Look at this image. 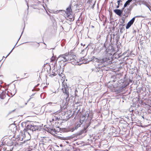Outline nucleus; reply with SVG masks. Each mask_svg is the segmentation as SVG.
<instances>
[{"instance_id":"obj_34","label":"nucleus","mask_w":151,"mask_h":151,"mask_svg":"<svg viewBox=\"0 0 151 151\" xmlns=\"http://www.w3.org/2000/svg\"><path fill=\"white\" fill-rule=\"evenodd\" d=\"M119 7V5L118 4V5L116 6V8H118Z\"/></svg>"},{"instance_id":"obj_17","label":"nucleus","mask_w":151,"mask_h":151,"mask_svg":"<svg viewBox=\"0 0 151 151\" xmlns=\"http://www.w3.org/2000/svg\"><path fill=\"white\" fill-rule=\"evenodd\" d=\"M142 4L147 6L149 9H150V8L151 6L147 2L143 1L142 2Z\"/></svg>"},{"instance_id":"obj_23","label":"nucleus","mask_w":151,"mask_h":151,"mask_svg":"<svg viewBox=\"0 0 151 151\" xmlns=\"http://www.w3.org/2000/svg\"><path fill=\"white\" fill-rule=\"evenodd\" d=\"M131 25L129 23H128L126 25V29H129Z\"/></svg>"},{"instance_id":"obj_41","label":"nucleus","mask_w":151,"mask_h":151,"mask_svg":"<svg viewBox=\"0 0 151 151\" xmlns=\"http://www.w3.org/2000/svg\"><path fill=\"white\" fill-rule=\"evenodd\" d=\"M81 45H83V44H82V43H81Z\"/></svg>"},{"instance_id":"obj_39","label":"nucleus","mask_w":151,"mask_h":151,"mask_svg":"<svg viewBox=\"0 0 151 151\" xmlns=\"http://www.w3.org/2000/svg\"><path fill=\"white\" fill-rule=\"evenodd\" d=\"M14 110H13V111H12V112H13V111H14Z\"/></svg>"},{"instance_id":"obj_44","label":"nucleus","mask_w":151,"mask_h":151,"mask_svg":"<svg viewBox=\"0 0 151 151\" xmlns=\"http://www.w3.org/2000/svg\"><path fill=\"white\" fill-rule=\"evenodd\" d=\"M23 32H22V34Z\"/></svg>"},{"instance_id":"obj_18","label":"nucleus","mask_w":151,"mask_h":151,"mask_svg":"<svg viewBox=\"0 0 151 151\" xmlns=\"http://www.w3.org/2000/svg\"><path fill=\"white\" fill-rule=\"evenodd\" d=\"M122 90H123L122 89V88H121V87H119L117 88L115 90V91L118 93H120L122 91Z\"/></svg>"},{"instance_id":"obj_15","label":"nucleus","mask_w":151,"mask_h":151,"mask_svg":"<svg viewBox=\"0 0 151 151\" xmlns=\"http://www.w3.org/2000/svg\"><path fill=\"white\" fill-rule=\"evenodd\" d=\"M81 123V122H80ZM81 124L80 123H78L77 125H76L75 127H73L70 130V131L72 132H73L75 130L77 129L78 127H81Z\"/></svg>"},{"instance_id":"obj_47","label":"nucleus","mask_w":151,"mask_h":151,"mask_svg":"<svg viewBox=\"0 0 151 151\" xmlns=\"http://www.w3.org/2000/svg\"><path fill=\"white\" fill-rule=\"evenodd\" d=\"M28 11H27V14H28Z\"/></svg>"},{"instance_id":"obj_33","label":"nucleus","mask_w":151,"mask_h":151,"mask_svg":"<svg viewBox=\"0 0 151 151\" xmlns=\"http://www.w3.org/2000/svg\"><path fill=\"white\" fill-rule=\"evenodd\" d=\"M25 1H26V2H27V6H28L27 10H28V9H29V6H28V3H27V1L26 0H25Z\"/></svg>"},{"instance_id":"obj_36","label":"nucleus","mask_w":151,"mask_h":151,"mask_svg":"<svg viewBox=\"0 0 151 151\" xmlns=\"http://www.w3.org/2000/svg\"><path fill=\"white\" fill-rule=\"evenodd\" d=\"M115 81H116V80H112V81L114 82Z\"/></svg>"},{"instance_id":"obj_13","label":"nucleus","mask_w":151,"mask_h":151,"mask_svg":"<svg viewBox=\"0 0 151 151\" xmlns=\"http://www.w3.org/2000/svg\"><path fill=\"white\" fill-rule=\"evenodd\" d=\"M113 128L114 129H112L113 135L114 136H117V134H119L118 130L116 128H114V127H113Z\"/></svg>"},{"instance_id":"obj_5","label":"nucleus","mask_w":151,"mask_h":151,"mask_svg":"<svg viewBox=\"0 0 151 151\" xmlns=\"http://www.w3.org/2000/svg\"><path fill=\"white\" fill-rule=\"evenodd\" d=\"M57 61L59 62H65L68 61L67 53L60 55L58 57Z\"/></svg>"},{"instance_id":"obj_14","label":"nucleus","mask_w":151,"mask_h":151,"mask_svg":"<svg viewBox=\"0 0 151 151\" xmlns=\"http://www.w3.org/2000/svg\"><path fill=\"white\" fill-rule=\"evenodd\" d=\"M87 129L85 128V126H84L83 129L80 131L79 133H78V134L79 135H81L83 133H86L87 131Z\"/></svg>"},{"instance_id":"obj_4","label":"nucleus","mask_w":151,"mask_h":151,"mask_svg":"<svg viewBox=\"0 0 151 151\" xmlns=\"http://www.w3.org/2000/svg\"><path fill=\"white\" fill-rule=\"evenodd\" d=\"M30 6L34 9H37L39 10L43 9V8L46 10V9L44 4H42L40 2H38L37 4H31L30 5Z\"/></svg>"},{"instance_id":"obj_2","label":"nucleus","mask_w":151,"mask_h":151,"mask_svg":"<svg viewBox=\"0 0 151 151\" xmlns=\"http://www.w3.org/2000/svg\"><path fill=\"white\" fill-rule=\"evenodd\" d=\"M26 127L23 130L24 132V136H29L30 138L31 135H32L33 132L36 131H39V127L37 126H34L32 124H26Z\"/></svg>"},{"instance_id":"obj_10","label":"nucleus","mask_w":151,"mask_h":151,"mask_svg":"<svg viewBox=\"0 0 151 151\" xmlns=\"http://www.w3.org/2000/svg\"><path fill=\"white\" fill-rule=\"evenodd\" d=\"M120 23H121L122 24H120L119 27L120 29V32L121 33H122L123 32V31L125 29L124 27H123V26H124L125 24H123V23H124V21L123 20L122 22H120Z\"/></svg>"},{"instance_id":"obj_3","label":"nucleus","mask_w":151,"mask_h":151,"mask_svg":"<svg viewBox=\"0 0 151 151\" xmlns=\"http://www.w3.org/2000/svg\"><path fill=\"white\" fill-rule=\"evenodd\" d=\"M60 119L59 114L58 113H54L50 115L48 119L51 124H53L54 122L57 120H59Z\"/></svg>"},{"instance_id":"obj_46","label":"nucleus","mask_w":151,"mask_h":151,"mask_svg":"<svg viewBox=\"0 0 151 151\" xmlns=\"http://www.w3.org/2000/svg\"><path fill=\"white\" fill-rule=\"evenodd\" d=\"M25 105H26L27 104V103H26L25 104Z\"/></svg>"},{"instance_id":"obj_9","label":"nucleus","mask_w":151,"mask_h":151,"mask_svg":"<svg viewBox=\"0 0 151 151\" xmlns=\"http://www.w3.org/2000/svg\"><path fill=\"white\" fill-rule=\"evenodd\" d=\"M114 12L118 15L121 16L122 14L123 10L115 9L114 10Z\"/></svg>"},{"instance_id":"obj_25","label":"nucleus","mask_w":151,"mask_h":151,"mask_svg":"<svg viewBox=\"0 0 151 151\" xmlns=\"http://www.w3.org/2000/svg\"><path fill=\"white\" fill-rule=\"evenodd\" d=\"M133 0H128L126 2V3L127 4L129 5L130 3Z\"/></svg>"},{"instance_id":"obj_8","label":"nucleus","mask_w":151,"mask_h":151,"mask_svg":"<svg viewBox=\"0 0 151 151\" xmlns=\"http://www.w3.org/2000/svg\"><path fill=\"white\" fill-rule=\"evenodd\" d=\"M71 5L70 4L66 9V13L68 17H70V15H71L72 13Z\"/></svg>"},{"instance_id":"obj_27","label":"nucleus","mask_w":151,"mask_h":151,"mask_svg":"<svg viewBox=\"0 0 151 151\" xmlns=\"http://www.w3.org/2000/svg\"><path fill=\"white\" fill-rule=\"evenodd\" d=\"M50 75L52 76H55L56 75V74L54 72H52L51 73H50Z\"/></svg>"},{"instance_id":"obj_37","label":"nucleus","mask_w":151,"mask_h":151,"mask_svg":"<svg viewBox=\"0 0 151 151\" xmlns=\"http://www.w3.org/2000/svg\"><path fill=\"white\" fill-rule=\"evenodd\" d=\"M87 114H88V117L89 116V114L87 113Z\"/></svg>"},{"instance_id":"obj_28","label":"nucleus","mask_w":151,"mask_h":151,"mask_svg":"<svg viewBox=\"0 0 151 151\" xmlns=\"http://www.w3.org/2000/svg\"><path fill=\"white\" fill-rule=\"evenodd\" d=\"M57 104V103H52V102H49V103H48V104H50L52 106H53L54 105V104Z\"/></svg>"},{"instance_id":"obj_12","label":"nucleus","mask_w":151,"mask_h":151,"mask_svg":"<svg viewBox=\"0 0 151 151\" xmlns=\"http://www.w3.org/2000/svg\"><path fill=\"white\" fill-rule=\"evenodd\" d=\"M6 92L5 91H0V98L2 99H4L6 96Z\"/></svg>"},{"instance_id":"obj_19","label":"nucleus","mask_w":151,"mask_h":151,"mask_svg":"<svg viewBox=\"0 0 151 151\" xmlns=\"http://www.w3.org/2000/svg\"><path fill=\"white\" fill-rule=\"evenodd\" d=\"M21 37V36H20V37H19V39H18V41H17V43H16V45H15V46H14V47L13 48V49H12V50H11V51L6 56V57L5 58H6L10 54V53L12 52V50H13L14 49V48L15 47V46L16 45H17V43H18V41H19V40L20 39V37Z\"/></svg>"},{"instance_id":"obj_6","label":"nucleus","mask_w":151,"mask_h":151,"mask_svg":"<svg viewBox=\"0 0 151 151\" xmlns=\"http://www.w3.org/2000/svg\"><path fill=\"white\" fill-rule=\"evenodd\" d=\"M67 58L68 61H72L71 62H73L72 63L73 64H76V63H77L76 60V56L75 55L67 53Z\"/></svg>"},{"instance_id":"obj_40","label":"nucleus","mask_w":151,"mask_h":151,"mask_svg":"<svg viewBox=\"0 0 151 151\" xmlns=\"http://www.w3.org/2000/svg\"><path fill=\"white\" fill-rule=\"evenodd\" d=\"M114 77H115V76H113V78H114Z\"/></svg>"},{"instance_id":"obj_11","label":"nucleus","mask_w":151,"mask_h":151,"mask_svg":"<svg viewBox=\"0 0 151 151\" xmlns=\"http://www.w3.org/2000/svg\"><path fill=\"white\" fill-rule=\"evenodd\" d=\"M88 2L90 4L89 6H91L92 9H93L95 5L96 0H88Z\"/></svg>"},{"instance_id":"obj_31","label":"nucleus","mask_w":151,"mask_h":151,"mask_svg":"<svg viewBox=\"0 0 151 151\" xmlns=\"http://www.w3.org/2000/svg\"><path fill=\"white\" fill-rule=\"evenodd\" d=\"M51 130L53 132H56V130L54 128H52L51 129Z\"/></svg>"},{"instance_id":"obj_42","label":"nucleus","mask_w":151,"mask_h":151,"mask_svg":"<svg viewBox=\"0 0 151 151\" xmlns=\"http://www.w3.org/2000/svg\"><path fill=\"white\" fill-rule=\"evenodd\" d=\"M39 89H39V88H38V90H37V91L39 90Z\"/></svg>"},{"instance_id":"obj_35","label":"nucleus","mask_w":151,"mask_h":151,"mask_svg":"<svg viewBox=\"0 0 151 151\" xmlns=\"http://www.w3.org/2000/svg\"><path fill=\"white\" fill-rule=\"evenodd\" d=\"M39 85V84H37V85L35 86V87H37V86H38V85Z\"/></svg>"},{"instance_id":"obj_43","label":"nucleus","mask_w":151,"mask_h":151,"mask_svg":"<svg viewBox=\"0 0 151 151\" xmlns=\"http://www.w3.org/2000/svg\"><path fill=\"white\" fill-rule=\"evenodd\" d=\"M79 111V110H78V112Z\"/></svg>"},{"instance_id":"obj_30","label":"nucleus","mask_w":151,"mask_h":151,"mask_svg":"<svg viewBox=\"0 0 151 151\" xmlns=\"http://www.w3.org/2000/svg\"><path fill=\"white\" fill-rule=\"evenodd\" d=\"M55 58L54 57L52 56L51 58V60L53 61L55 60Z\"/></svg>"},{"instance_id":"obj_7","label":"nucleus","mask_w":151,"mask_h":151,"mask_svg":"<svg viewBox=\"0 0 151 151\" xmlns=\"http://www.w3.org/2000/svg\"><path fill=\"white\" fill-rule=\"evenodd\" d=\"M62 90L63 93H65L66 96H69V92L68 91L69 89L67 87V86L66 85V87L63 84V86L62 88Z\"/></svg>"},{"instance_id":"obj_16","label":"nucleus","mask_w":151,"mask_h":151,"mask_svg":"<svg viewBox=\"0 0 151 151\" xmlns=\"http://www.w3.org/2000/svg\"><path fill=\"white\" fill-rule=\"evenodd\" d=\"M139 17V16H138L134 17L128 23H129L131 25H132L134 21L135 18Z\"/></svg>"},{"instance_id":"obj_1","label":"nucleus","mask_w":151,"mask_h":151,"mask_svg":"<svg viewBox=\"0 0 151 151\" xmlns=\"http://www.w3.org/2000/svg\"><path fill=\"white\" fill-rule=\"evenodd\" d=\"M91 60H93V62H95L96 63V68L94 70V71L96 72H99L100 69L106 65H108L109 63L107 62L109 61V59L108 58L104 57L102 59H98L95 58V57H93Z\"/></svg>"},{"instance_id":"obj_26","label":"nucleus","mask_w":151,"mask_h":151,"mask_svg":"<svg viewBox=\"0 0 151 151\" xmlns=\"http://www.w3.org/2000/svg\"><path fill=\"white\" fill-rule=\"evenodd\" d=\"M133 6H133H132V5L130 6L129 7V8L128 9V10H129V11H130L132 9Z\"/></svg>"},{"instance_id":"obj_20","label":"nucleus","mask_w":151,"mask_h":151,"mask_svg":"<svg viewBox=\"0 0 151 151\" xmlns=\"http://www.w3.org/2000/svg\"><path fill=\"white\" fill-rule=\"evenodd\" d=\"M66 96V98L65 99V101L66 102V104H68V102L69 101V96Z\"/></svg>"},{"instance_id":"obj_45","label":"nucleus","mask_w":151,"mask_h":151,"mask_svg":"<svg viewBox=\"0 0 151 151\" xmlns=\"http://www.w3.org/2000/svg\"><path fill=\"white\" fill-rule=\"evenodd\" d=\"M124 12H125V10H124Z\"/></svg>"},{"instance_id":"obj_21","label":"nucleus","mask_w":151,"mask_h":151,"mask_svg":"<svg viewBox=\"0 0 151 151\" xmlns=\"http://www.w3.org/2000/svg\"><path fill=\"white\" fill-rule=\"evenodd\" d=\"M91 124V122H88V123H86V125L84 126L85 127V128L87 129L88 128V127Z\"/></svg>"},{"instance_id":"obj_38","label":"nucleus","mask_w":151,"mask_h":151,"mask_svg":"<svg viewBox=\"0 0 151 151\" xmlns=\"http://www.w3.org/2000/svg\"><path fill=\"white\" fill-rule=\"evenodd\" d=\"M89 61H90V60H88V61H86V63H87V62H88Z\"/></svg>"},{"instance_id":"obj_24","label":"nucleus","mask_w":151,"mask_h":151,"mask_svg":"<svg viewBox=\"0 0 151 151\" xmlns=\"http://www.w3.org/2000/svg\"><path fill=\"white\" fill-rule=\"evenodd\" d=\"M127 86V85H125L124 83L123 85H122V86L120 87L121 88H122V89L123 90H124V88H125V87Z\"/></svg>"},{"instance_id":"obj_32","label":"nucleus","mask_w":151,"mask_h":151,"mask_svg":"<svg viewBox=\"0 0 151 151\" xmlns=\"http://www.w3.org/2000/svg\"><path fill=\"white\" fill-rule=\"evenodd\" d=\"M3 149L4 151H12V150H6V148H3Z\"/></svg>"},{"instance_id":"obj_29","label":"nucleus","mask_w":151,"mask_h":151,"mask_svg":"<svg viewBox=\"0 0 151 151\" xmlns=\"http://www.w3.org/2000/svg\"><path fill=\"white\" fill-rule=\"evenodd\" d=\"M129 5L126 3H125L124 4V7L122 9V10H124V8H125L127 6Z\"/></svg>"},{"instance_id":"obj_22","label":"nucleus","mask_w":151,"mask_h":151,"mask_svg":"<svg viewBox=\"0 0 151 151\" xmlns=\"http://www.w3.org/2000/svg\"><path fill=\"white\" fill-rule=\"evenodd\" d=\"M24 132L23 131L22 132H21L20 133V135L21 136V137H22L21 138L22 139L24 138V137H25L26 136H24Z\"/></svg>"}]
</instances>
